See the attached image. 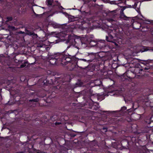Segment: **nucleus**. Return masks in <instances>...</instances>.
<instances>
[{
	"label": "nucleus",
	"mask_w": 153,
	"mask_h": 153,
	"mask_svg": "<svg viewBox=\"0 0 153 153\" xmlns=\"http://www.w3.org/2000/svg\"><path fill=\"white\" fill-rule=\"evenodd\" d=\"M127 111V108L125 106L122 107L120 110L115 111V117H120L123 116Z\"/></svg>",
	"instance_id": "obj_1"
},
{
	"label": "nucleus",
	"mask_w": 153,
	"mask_h": 153,
	"mask_svg": "<svg viewBox=\"0 0 153 153\" xmlns=\"http://www.w3.org/2000/svg\"><path fill=\"white\" fill-rule=\"evenodd\" d=\"M118 6H119L120 7L122 8L120 11V17L121 19H122L124 20H127L128 19V17H127L124 13L123 12V10L126 9L127 7H123L119 5H117Z\"/></svg>",
	"instance_id": "obj_2"
},
{
	"label": "nucleus",
	"mask_w": 153,
	"mask_h": 153,
	"mask_svg": "<svg viewBox=\"0 0 153 153\" xmlns=\"http://www.w3.org/2000/svg\"><path fill=\"white\" fill-rule=\"evenodd\" d=\"M124 89L123 88H119L117 89L115 88V95H118L121 94L124 91Z\"/></svg>",
	"instance_id": "obj_3"
},
{
	"label": "nucleus",
	"mask_w": 153,
	"mask_h": 153,
	"mask_svg": "<svg viewBox=\"0 0 153 153\" xmlns=\"http://www.w3.org/2000/svg\"><path fill=\"white\" fill-rule=\"evenodd\" d=\"M129 142L128 140H123L121 143L123 146L124 147L126 148L128 147L129 145Z\"/></svg>",
	"instance_id": "obj_4"
},
{
	"label": "nucleus",
	"mask_w": 153,
	"mask_h": 153,
	"mask_svg": "<svg viewBox=\"0 0 153 153\" xmlns=\"http://www.w3.org/2000/svg\"><path fill=\"white\" fill-rule=\"evenodd\" d=\"M137 69L139 70V72H138L140 74H143L142 73V71H145L146 72L148 70L149 68H145L144 69V70H143L142 69H140V68H136ZM147 72H148V71H147Z\"/></svg>",
	"instance_id": "obj_5"
},
{
	"label": "nucleus",
	"mask_w": 153,
	"mask_h": 153,
	"mask_svg": "<svg viewBox=\"0 0 153 153\" xmlns=\"http://www.w3.org/2000/svg\"><path fill=\"white\" fill-rule=\"evenodd\" d=\"M30 66V65L27 62H25L21 65V67H27Z\"/></svg>",
	"instance_id": "obj_6"
},
{
	"label": "nucleus",
	"mask_w": 153,
	"mask_h": 153,
	"mask_svg": "<svg viewBox=\"0 0 153 153\" xmlns=\"http://www.w3.org/2000/svg\"><path fill=\"white\" fill-rule=\"evenodd\" d=\"M129 72V71H126V73H124L123 75H122L120 76V77L122 79L124 78L125 79H126V78H125V75H126V74H127Z\"/></svg>",
	"instance_id": "obj_7"
},
{
	"label": "nucleus",
	"mask_w": 153,
	"mask_h": 153,
	"mask_svg": "<svg viewBox=\"0 0 153 153\" xmlns=\"http://www.w3.org/2000/svg\"><path fill=\"white\" fill-rule=\"evenodd\" d=\"M47 4L48 5H51L53 2V0H47Z\"/></svg>",
	"instance_id": "obj_8"
},
{
	"label": "nucleus",
	"mask_w": 153,
	"mask_h": 153,
	"mask_svg": "<svg viewBox=\"0 0 153 153\" xmlns=\"http://www.w3.org/2000/svg\"><path fill=\"white\" fill-rule=\"evenodd\" d=\"M39 99L38 98H36L35 99L30 100H29L30 102H37L39 101Z\"/></svg>",
	"instance_id": "obj_9"
},
{
	"label": "nucleus",
	"mask_w": 153,
	"mask_h": 153,
	"mask_svg": "<svg viewBox=\"0 0 153 153\" xmlns=\"http://www.w3.org/2000/svg\"><path fill=\"white\" fill-rule=\"evenodd\" d=\"M151 118H152V117H151L150 118L149 120H146L145 121L148 124H150L151 123Z\"/></svg>",
	"instance_id": "obj_10"
},
{
	"label": "nucleus",
	"mask_w": 153,
	"mask_h": 153,
	"mask_svg": "<svg viewBox=\"0 0 153 153\" xmlns=\"http://www.w3.org/2000/svg\"><path fill=\"white\" fill-rule=\"evenodd\" d=\"M26 34L29 35H33V33L32 32H30L28 31L26 32Z\"/></svg>",
	"instance_id": "obj_11"
},
{
	"label": "nucleus",
	"mask_w": 153,
	"mask_h": 153,
	"mask_svg": "<svg viewBox=\"0 0 153 153\" xmlns=\"http://www.w3.org/2000/svg\"><path fill=\"white\" fill-rule=\"evenodd\" d=\"M7 21H11L13 19V18L12 17H7Z\"/></svg>",
	"instance_id": "obj_12"
},
{
	"label": "nucleus",
	"mask_w": 153,
	"mask_h": 153,
	"mask_svg": "<svg viewBox=\"0 0 153 153\" xmlns=\"http://www.w3.org/2000/svg\"><path fill=\"white\" fill-rule=\"evenodd\" d=\"M115 125H116V123H117V121H121L120 118H119V119H117V118H115Z\"/></svg>",
	"instance_id": "obj_13"
},
{
	"label": "nucleus",
	"mask_w": 153,
	"mask_h": 153,
	"mask_svg": "<svg viewBox=\"0 0 153 153\" xmlns=\"http://www.w3.org/2000/svg\"><path fill=\"white\" fill-rule=\"evenodd\" d=\"M127 76L128 78L129 79H131L132 78V77H131V76H128V75H126Z\"/></svg>",
	"instance_id": "obj_14"
},
{
	"label": "nucleus",
	"mask_w": 153,
	"mask_h": 153,
	"mask_svg": "<svg viewBox=\"0 0 153 153\" xmlns=\"http://www.w3.org/2000/svg\"><path fill=\"white\" fill-rule=\"evenodd\" d=\"M149 130H148V129H146V130L145 131H144V132H145V133H147L148 132V131H149Z\"/></svg>",
	"instance_id": "obj_15"
},
{
	"label": "nucleus",
	"mask_w": 153,
	"mask_h": 153,
	"mask_svg": "<svg viewBox=\"0 0 153 153\" xmlns=\"http://www.w3.org/2000/svg\"><path fill=\"white\" fill-rule=\"evenodd\" d=\"M61 124L60 123H57V122H56L55 123V124L57 125H59V124Z\"/></svg>",
	"instance_id": "obj_16"
},
{
	"label": "nucleus",
	"mask_w": 153,
	"mask_h": 153,
	"mask_svg": "<svg viewBox=\"0 0 153 153\" xmlns=\"http://www.w3.org/2000/svg\"><path fill=\"white\" fill-rule=\"evenodd\" d=\"M24 33V32H22V31H19V33Z\"/></svg>",
	"instance_id": "obj_17"
},
{
	"label": "nucleus",
	"mask_w": 153,
	"mask_h": 153,
	"mask_svg": "<svg viewBox=\"0 0 153 153\" xmlns=\"http://www.w3.org/2000/svg\"><path fill=\"white\" fill-rule=\"evenodd\" d=\"M15 28V27H12V29H14Z\"/></svg>",
	"instance_id": "obj_18"
},
{
	"label": "nucleus",
	"mask_w": 153,
	"mask_h": 153,
	"mask_svg": "<svg viewBox=\"0 0 153 153\" xmlns=\"http://www.w3.org/2000/svg\"><path fill=\"white\" fill-rule=\"evenodd\" d=\"M137 12H138V13H139L140 14V10H138V11H137Z\"/></svg>",
	"instance_id": "obj_19"
},
{
	"label": "nucleus",
	"mask_w": 153,
	"mask_h": 153,
	"mask_svg": "<svg viewBox=\"0 0 153 153\" xmlns=\"http://www.w3.org/2000/svg\"><path fill=\"white\" fill-rule=\"evenodd\" d=\"M129 7L131 8V6L130 5V6H129V7Z\"/></svg>",
	"instance_id": "obj_20"
},
{
	"label": "nucleus",
	"mask_w": 153,
	"mask_h": 153,
	"mask_svg": "<svg viewBox=\"0 0 153 153\" xmlns=\"http://www.w3.org/2000/svg\"><path fill=\"white\" fill-rule=\"evenodd\" d=\"M115 46H117L118 45L117 44L115 43Z\"/></svg>",
	"instance_id": "obj_21"
},
{
	"label": "nucleus",
	"mask_w": 153,
	"mask_h": 153,
	"mask_svg": "<svg viewBox=\"0 0 153 153\" xmlns=\"http://www.w3.org/2000/svg\"><path fill=\"white\" fill-rule=\"evenodd\" d=\"M148 128H151L152 127L151 126L148 127Z\"/></svg>",
	"instance_id": "obj_22"
},
{
	"label": "nucleus",
	"mask_w": 153,
	"mask_h": 153,
	"mask_svg": "<svg viewBox=\"0 0 153 153\" xmlns=\"http://www.w3.org/2000/svg\"><path fill=\"white\" fill-rule=\"evenodd\" d=\"M152 143V144H153V142H152V143Z\"/></svg>",
	"instance_id": "obj_23"
},
{
	"label": "nucleus",
	"mask_w": 153,
	"mask_h": 153,
	"mask_svg": "<svg viewBox=\"0 0 153 153\" xmlns=\"http://www.w3.org/2000/svg\"><path fill=\"white\" fill-rule=\"evenodd\" d=\"M124 100H125V102H126V99L125 98H124Z\"/></svg>",
	"instance_id": "obj_24"
},
{
	"label": "nucleus",
	"mask_w": 153,
	"mask_h": 153,
	"mask_svg": "<svg viewBox=\"0 0 153 153\" xmlns=\"http://www.w3.org/2000/svg\"><path fill=\"white\" fill-rule=\"evenodd\" d=\"M23 77V76H22V77ZM22 77H20V79H21H21H22Z\"/></svg>",
	"instance_id": "obj_25"
},
{
	"label": "nucleus",
	"mask_w": 153,
	"mask_h": 153,
	"mask_svg": "<svg viewBox=\"0 0 153 153\" xmlns=\"http://www.w3.org/2000/svg\"><path fill=\"white\" fill-rule=\"evenodd\" d=\"M115 76H116V75H117V74L116 73V72H115Z\"/></svg>",
	"instance_id": "obj_26"
},
{
	"label": "nucleus",
	"mask_w": 153,
	"mask_h": 153,
	"mask_svg": "<svg viewBox=\"0 0 153 153\" xmlns=\"http://www.w3.org/2000/svg\"><path fill=\"white\" fill-rule=\"evenodd\" d=\"M140 15H141V16L142 17H143V16H142V15L141 14H140Z\"/></svg>",
	"instance_id": "obj_27"
},
{
	"label": "nucleus",
	"mask_w": 153,
	"mask_h": 153,
	"mask_svg": "<svg viewBox=\"0 0 153 153\" xmlns=\"http://www.w3.org/2000/svg\"><path fill=\"white\" fill-rule=\"evenodd\" d=\"M134 72H133V73H134Z\"/></svg>",
	"instance_id": "obj_28"
}]
</instances>
